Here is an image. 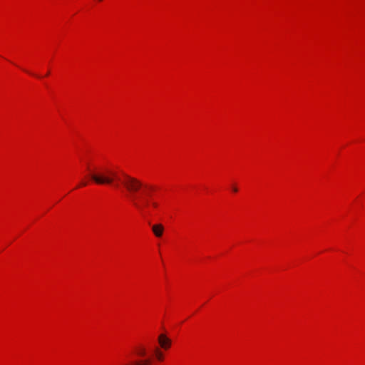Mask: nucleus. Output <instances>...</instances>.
Segmentation results:
<instances>
[{
  "label": "nucleus",
  "instance_id": "1",
  "mask_svg": "<svg viewBox=\"0 0 365 365\" xmlns=\"http://www.w3.org/2000/svg\"><path fill=\"white\" fill-rule=\"evenodd\" d=\"M118 180L128 192L133 206L135 207L143 215L145 214V207L148 205V202L147 201L144 205L140 204L136 195V193L140 192L141 188L143 187V182L138 179L125 173H123L122 178H119Z\"/></svg>",
  "mask_w": 365,
  "mask_h": 365
},
{
  "label": "nucleus",
  "instance_id": "2",
  "mask_svg": "<svg viewBox=\"0 0 365 365\" xmlns=\"http://www.w3.org/2000/svg\"><path fill=\"white\" fill-rule=\"evenodd\" d=\"M91 178L98 185H111L115 178V173L106 168H101L95 172H91Z\"/></svg>",
  "mask_w": 365,
  "mask_h": 365
},
{
  "label": "nucleus",
  "instance_id": "3",
  "mask_svg": "<svg viewBox=\"0 0 365 365\" xmlns=\"http://www.w3.org/2000/svg\"><path fill=\"white\" fill-rule=\"evenodd\" d=\"M158 342L160 346L165 349H169L171 345V340L163 334L159 335Z\"/></svg>",
  "mask_w": 365,
  "mask_h": 365
},
{
  "label": "nucleus",
  "instance_id": "4",
  "mask_svg": "<svg viewBox=\"0 0 365 365\" xmlns=\"http://www.w3.org/2000/svg\"><path fill=\"white\" fill-rule=\"evenodd\" d=\"M152 231L155 237H160L164 231V227L162 224H155L152 226Z\"/></svg>",
  "mask_w": 365,
  "mask_h": 365
},
{
  "label": "nucleus",
  "instance_id": "5",
  "mask_svg": "<svg viewBox=\"0 0 365 365\" xmlns=\"http://www.w3.org/2000/svg\"><path fill=\"white\" fill-rule=\"evenodd\" d=\"M136 354L139 356H145L146 355V349L143 346H138L136 348Z\"/></svg>",
  "mask_w": 365,
  "mask_h": 365
},
{
  "label": "nucleus",
  "instance_id": "6",
  "mask_svg": "<svg viewBox=\"0 0 365 365\" xmlns=\"http://www.w3.org/2000/svg\"><path fill=\"white\" fill-rule=\"evenodd\" d=\"M155 356H156V359H157L158 361H163L164 356H163V352L161 351H160L158 349H157L155 351Z\"/></svg>",
  "mask_w": 365,
  "mask_h": 365
},
{
  "label": "nucleus",
  "instance_id": "7",
  "mask_svg": "<svg viewBox=\"0 0 365 365\" xmlns=\"http://www.w3.org/2000/svg\"><path fill=\"white\" fill-rule=\"evenodd\" d=\"M152 205H153V207L157 208L158 205L157 202H152Z\"/></svg>",
  "mask_w": 365,
  "mask_h": 365
},
{
  "label": "nucleus",
  "instance_id": "8",
  "mask_svg": "<svg viewBox=\"0 0 365 365\" xmlns=\"http://www.w3.org/2000/svg\"><path fill=\"white\" fill-rule=\"evenodd\" d=\"M232 190H233L234 192H237V188L236 187H232Z\"/></svg>",
  "mask_w": 365,
  "mask_h": 365
},
{
  "label": "nucleus",
  "instance_id": "9",
  "mask_svg": "<svg viewBox=\"0 0 365 365\" xmlns=\"http://www.w3.org/2000/svg\"><path fill=\"white\" fill-rule=\"evenodd\" d=\"M86 185V182H83V183H82V185Z\"/></svg>",
  "mask_w": 365,
  "mask_h": 365
},
{
  "label": "nucleus",
  "instance_id": "10",
  "mask_svg": "<svg viewBox=\"0 0 365 365\" xmlns=\"http://www.w3.org/2000/svg\"><path fill=\"white\" fill-rule=\"evenodd\" d=\"M115 187H119V185H118V184H116V185H115Z\"/></svg>",
  "mask_w": 365,
  "mask_h": 365
}]
</instances>
